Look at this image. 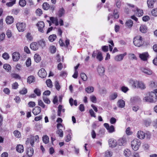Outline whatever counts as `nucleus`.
I'll list each match as a JSON object with an SVG mask.
<instances>
[{
  "label": "nucleus",
  "instance_id": "42",
  "mask_svg": "<svg viewBox=\"0 0 157 157\" xmlns=\"http://www.w3.org/2000/svg\"><path fill=\"white\" fill-rule=\"evenodd\" d=\"M38 44L42 48L45 47V42L43 40H40L38 42Z\"/></svg>",
  "mask_w": 157,
  "mask_h": 157
},
{
  "label": "nucleus",
  "instance_id": "28",
  "mask_svg": "<svg viewBox=\"0 0 157 157\" xmlns=\"http://www.w3.org/2000/svg\"><path fill=\"white\" fill-rule=\"evenodd\" d=\"M96 59L99 61H101L103 59L102 53L99 51L98 52L97 56H96Z\"/></svg>",
  "mask_w": 157,
  "mask_h": 157
},
{
  "label": "nucleus",
  "instance_id": "32",
  "mask_svg": "<svg viewBox=\"0 0 157 157\" xmlns=\"http://www.w3.org/2000/svg\"><path fill=\"white\" fill-rule=\"evenodd\" d=\"M86 91L88 93H90L94 91V88L93 86H89L85 89Z\"/></svg>",
  "mask_w": 157,
  "mask_h": 157
},
{
  "label": "nucleus",
  "instance_id": "31",
  "mask_svg": "<svg viewBox=\"0 0 157 157\" xmlns=\"http://www.w3.org/2000/svg\"><path fill=\"white\" fill-rule=\"evenodd\" d=\"M42 7L44 10H48L50 8V5L47 2H44L43 4Z\"/></svg>",
  "mask_w": 157,
  "mask_h": 157
},
{
  "label": "nucleus",
  "instance_id": "2",
  "mask_svg": "<svg viewBox=\"0 0 157 157\" xmlns=\"http://www.w3.org/2000/svg\"><path fill=\"white\" fill-rule=\"evenodd\" d=\"M141 142L140 141L137 139H134L131 143V146L132 149L134 151L137 150L140 146Z\"/></svg>",
  "mask_w": 157,
  "mask_h": 157
},
{
  "label": "nucleus",
  "instance_id": "56",
  "mask_svg": "<svg viewBox=\"0 0 157 157\" xmlns=\"http://www.w3.org/2000/svg\"><path fill=\"white\" fill-rule=\"evenodd\" d=\"M130 151L128 149L125 150L124 151V155L126 156H128L130 154Z\"/></svg>",
  "mask_w": 157,
  "mask_h": 157
},
{
  "label": "nucleus",
  "instance_id": "20",
  "mask_svg": "<svg viewBox=\"0 0 157 157\" xmlns=\"http://www.w3.org/2000/svg\"><path fill=\"white\" fill-rule=\"evenodd\" d=\"M27 154L29 157H32L34 153L33 148L32 147L28 148L27 150Z\"/></svg>",
  "mask_w": 157,
  "mask_h": 157
},
{
  "label": "nucleus",
  "instance_id": "1",
  "mask_svg": "<svg viewBox=\"0 0 157 157\" xmlns=\"http://www.w3.org/2000/svg\"><path fill=\"white\" fill-rule=\"evenodd\" d=\"M157 100L156 94L155 93L153 92H150L148 96L145 97L143 98L144 101L149 103H155Z\"/></svg>",
  "mask_w": 157,
  "mask_h": 157
},
{
  "label": "nucleus",
  "instance_id": "21",
  "mask_svg": "<svg viewBox=\"0 0 157 157\" xmlns=\"http://www.w3.org/2000/svg\"><path fill=\"white\" fill-rule=\"evenodd\" d=\"M13 18L11 16H8L6 18V23L8 24H10L13 22Z\"/></svg>",
  "mask_w": 157,
  "mask_h": 157
},
{
  "label": "nucleus",
  "instance_id": "38",
  "mask_svg": "<svg viewBox=\"0 0 157 157\" xmlns=\"http://www.w3.org/2000/svg\"><path fill=\"white\" fill-rule=\"evenodd\" d=\"M43 141L45 144H47L48 143L49 139L47 135H45L42 137Z\"/></svg>",
  "mask_w": 157,
  "mask_h": 157
},
{
  "label": "nucleus",
  "instance_id": "44",
  "mask_svg": "<svg viewBox=\"0 0 157 157\" xmlns=\"http://www.w3.org/2000/svg\"><path fill=\"white\" fill-rule=\"evenodd\" d=\"M117 95L116 93H114L110 96V99L111 100H113L115 99L117 97Z\"/></svg>",
  "mask_w": 157,
  "mask_h": 157
},
{
  "label": "nucleus",
  "instance_id": "17",
  "mask_svg": "<svg viewBox=\"0 0 157 157\" xmlns=\"http://www.w3.org/2000/svg\"><path fill=\"white\" fill-rule=\"evenodd\" d=\"M109 147L112 148L114 147L117 145V142L116 140L110 139L109 141Z\"/></svg>",
  "mask_w": 157,
  "mask_h": 157
},
{
  "label": "nucleus",
  "instance_id": "35",
  "mask_svg": "<svg viewBox=\"0 0 157 157\" xmlns=\"http://www.w3.org/2000/svg\"><path fill=\"white\" fill-rule=\"evenodd\" d=\"M14 135L17 138H20L21 136V134L18 131L16 130L13 132Z\"/></svg>",
  "mask_w": 157,
  "mask_h": 157
},
{
  "label": "nucleus",
  "instance_id": "50",
  "mask_svg": "<svg viewBox=\"0 0 157 157\" xmlns=\"http://www.w3.org/2000/svg\"><path fill=\"white\" fill-rule=\"evenodd\" d=\"M27 92V89L24 88L19 92V93L21 94H25Z\"/></svg>",
  "mask_w": 157,
  "mask_h": 157
},
{
  "label": "nucleus",
  "instance_id": "18",
  "mask_svg": "<svg viewBox=\"0 0 157 157\" xmlns=\"http://www.w3.org/2000/svg\"><path fill=\"white\" fill-rule=\"evenodd\" d=\"M148 55V54L147 53L144 52L140 54L139 57L141 60L145 61L147 60Z\"/></svg>",
  "mask_w": 157,
  "mask_h": 157
},
{
  "label": "nucleus",
  "instance_id": "12",
  "mask_svg": "<svg viewBox=\"0 0 157 157\" xmlns=\"http://www.w3.org/2000/svg\"><path fill=\"white\" fill-rule=\"evenodd\" d=\"M135 88H139L141 89H144L145 88L144 84L142 82L137 81L135 84Z\"/></svg>",
  "mask_w": 157,
  "mask_h": 157
},
{
  "label": "nucleus",
  "instance_id": "8",
  "mask_svg": "<svg viewBox=\"0 0 157 157\" xmlns=\"http://www.w3.org/2000/svg\"><path fill=\"white\" fill-rule=\"evenodd\" d=\"M39 76L42 78H45L47 76V73L44 68H41L40 69L38 73Z\"/></svg>",
  "mask_w": 157,
  "mask_h": 157
},
{
  "label": "nucleus",
  "instance_id": "39",
  "mask_svg": "<svg viewBox=\"0 0 157 157\" xmlns=\"http://www.w3.org/2000/svg\"><path fill=\"white\" fill-rule=\"evenodd\" d=\"M46 83L48 87L51 88L52 87V82L50 79L47 80L46 81Z\"/></svg>",
  "mask_w": 157,
  "mask_h": 157
},
{
  "label": "nucleus",
  "instance_id": "23",
  "mask_svg": "<svg viewBox=\"0 0 157 157\" xmlns=\"http://www.w3.org/2000/svg\"><path fill=\"white\" fill-rule=\"evenodd\" d=\"M17 151L20 153H22L24 151L23 146L21 144L18 145L16 147Z\"/></svg>",
  "mask_w": 157,
  "mask_h": 157
},
{
  "label": "nucleus",
  "instance_id": "58",
  "mask_svg": "<svg viewBox=\"0 0 157 157\" xmlns=\"http://www.w3.org/2000/svg\"><path fill=\"white\" fill-rule=\"evenodd\" d=\"M36 13L39 16H40L42 13V10L40 9H38L36 10Z\"/></svg>",
  "mask_w": 157,
  "mask_h": 157
},
{
  "label": "nucleus",
  "instance_id": "15",
  "mask_svg": "<svg viewBox=\"0 0 157 157\" xmlns=\"http://www.w3.org/2000/svg\"><path fill=\"white\" fill-rule=\"evenodd\" d=\"M137 137L141 139L144 138L145 136V133L143 131H138L137 133Z\"/></svg>",
  "mask_w": 157,
  "mask_h": 157
},
{
  "label": "nucleus",
  "instance_id": "36",
  "mask_svg": "<svg viewBox=\"0 0 157 157\" xmlns=\"http://www.w3.org/2000/svg\"><path fill=\"white\" fill-rule=\"evenodd\" d=\"M56 35L55 34H53L49 36L48 37V39L50 41L52 42L55 40L56 39Z\"/></svg>",
  "mask_w": 157,
  "mask_h": 157
},
{
  "label": "nucleus",
  "instance_id": "6",
  "mask_svg": "<svg viewBox=\"0 0 157 157\" xmlns=\"http://www.w3.org/2000/svg\"><path fill=\"white\" fill-rule=\"evenodd\" d=\"M36 26L37 27L38 30L42 33H44V32L43 28L44 27V23L43 21L39 22L36 25Z\"/></svg>",
  "mask_w": 157,
  "mask_h": 157
},
{
  "label": "nucleus",
  "instance_id": "24",
  "mask_svg": "<svg viewBox=\"0 0 157 157\" xmlns=\"http://www.w3.org/2000/svg\"><path fill=\"white\" fill-rule=\"evenodd\" d=\"M50 19L52 21V23L54 24L56 26H57L59 25V22L57 18H55L53 17H51L50 18Z\"/></svg>",
  "mask_w": 157,
  "mask_h": 157
},
{
  "label": "nucleus",
  "instance_id": "34",
  "mask_svg": "<svg viewBox=\"0 0 157 157\" xmlns=\"http://www.w3.org/2000/svg\"><path fill=\"white\" fill-rule=\"evenodd\" d=\"M125 24L128 28H131L132 26L133 22L131 20H128L126 21Z\"/></svg>",
  "mask_w": 157,
  "mask_h": 157
},
{
  "label": "nucleus",
  "instance_id": "37",
  "mask_svg": "<svg viewBox=\"0 0 157 157\" xmlns=\"http://www.w3.org/2000/svg\"><path fill=\"white\" fill-rule=\"evenodd\" d=\"M10 1L9 2L6 4V6L9 7L12 6L16 3V0H10Z\"/></svg>",
  "mask_w": 157,
  "mask_h": 157
},
{
  "label": "nucleus",
  "instance_id": "26",
  "mask_svg": "<svg viewBox=\"0 0 157 157\" xmlns=\"http://www.w3.org/2000/svg\"><path fill=\"white\" fill-rule=\"evenodd\" d=\"M155 1L154 0H148L147 2L148 6L149 8H152L154 7Z\"/></svg>",
  "mask_w": 157,
  "mask_h": 157
},
{
  "label": "nucleus",
  "instance_id": "45",
  "mask_svg": "<svg viewBox=\"0 0 157 157\" xmlns=\"http://www.w3.org/2000/svg\"><path fill=\"white\" fill-rule=\"evenodd\" d=\"M31 63V59L29 58L26 61L25 64L27 67H29Z\"/></svg>",
  "mask_w": 157,
  "mask_h": 157
},
{
  "label": "nucleus",
  "instance_id": "62",
  "mask_svg": "<svg viewBox=\"0 0 157 157\" xmlns=\"http://www.w3.org/2000/svg\"><path fill=\"white\" fill-rule=\"evenodd\" d=\"M56 51V48L54 46H52L50 48L51 52L52 53H55Z\"/></svg>",
  "mask_w": 157,
  "mask_h": 157
},
{
  "label": "nucleus",
  "instance_id": "51",
  "mask_svg": "<svg viewBox=\"0 0 157 157\" xmlns=\"http://www.w3.org/2000/svg\"><path fill=\"white\" fill-rule=\"evenodd\" d=\"M137 81H134L132 79H130L128 80V82L132 86L135 87L136 84H135L136 82H137Z\"/></svg>",
  "mask_w": 157,
  "mask_h": 157
},
{
  "label": "nucleus",
  "instance_id": "52",
  "mask_svg": "<svg viewBox=\"0 0 157 157\" xmlns=\"http://www.w3.org/2000/svg\"><path fill=\"white\" fill-rule=\"evenodd\" d=\"M112 155V153L109 151H107L105 153V157H111Z\"/></svg>",
  "mask_w": 157,
  "mask_h": 157
},
{
  "label": "nucleus",
  "instance_id": "27",
  "mask_svg": "<svg viewBox=\"0 0 157 157\" xmlns=\"http://www.w3.org/2000/svg\"><path fill=\"white\" fill-rule=\"evenodd\" d=\"M140 30L141 33H145L147 32V27L144 25H141L140 28Z\"/></svg>",
  "mask_w": 157,
  "mask_h": 157
},
{
  "label": "nucleus",
  "instance_id": "33",
  "mask_svg": "<svg viewBox=\"0 0 157 157\" xmlns=\"http://www.w3.org/2000/svg\"><path fill=\"white\" fill-rule=\"evenodd\" d=\"M65 13V10L64 9L61 8L59 9L58 11V15L59 17H62Z\"/></svg>",
  "mask_w": 157,
  "mask_h": 157
},
{
  "label": "nucleus",
  "instance_id": "63",
  "mask_svg": "<svg viewBox=\"0 0 157 157\" xmlns=\"http://www.w3.org/2000/svg\"><path fill=\"white\" fill-rule=\"evenodd\" d=\"M90 100L94 103H96V98L95 96H92L90 97Z\"/></svg>",
  "mask_w": 157,
  "mask_h": 157
},
{
  "label": "nucleus",
  "instance_id": "4",
  "mask_svg": "<svg viewBox=\"0 0 157 157\" xmlns=\"http://www.w3.org/2000/svg\"><path fill=\"white\" fill-rule=\"evenodd\" d=\"M57 128L58 129L56 132L59 135L60 137H62L63 136V132L62 129L64 128V129L65 127H63L61 124L58 123L57 124Z\"/></svg>",
  "mask_w": 157,
  "mask_h": 157
},
{
  "label": "nucleus",
  "instance_id": "14",
  "mask_svg": "<svg viewBox=\"0 0 157 157\" xmlns=\"http://www.w3.org/2000/svg\"><path fill=\"white\" fill-rule=\"evenodd\" d=\"M30 48L33 50H37L39 48L38 44L36 42H33L30 44Z\"/></svg>",
  "mask_w": 157,
  "mask_h": 157
},
{
  "label": "nucleus",
  "instance_id": "7",
  "mask_svg": "<svg viewBox=\"0 0 157 157\" xmlns=\"http://www.w3.org/2000/svg\"><path fill=\"white\" fill-rule=\"evenodd\" d=\"M140 70L143 73L146 75H151L152 74V71L148 68L142 67L141 68Z\"/></svg>",
  "mask_w": 157,
  "mask_h": 157
},
{
  "label": "nucleus",
  "instance_id": "10",
  "mask_svg": "<svg viewBox=\"0 0 157 157\" xmlns=\"http://www.w3.org/2000/svg\"><path fill=\"white\" fill-rule=\"evenodd\" d=\"M104 125L109 132L112 133L114 131V128L113 125H111L110 126L108 124L106 123H104Z\"/></svg>",
  "mask_w": 157,
  "mask_h": 157
},
{
  "label": "nucleus",
  "instance_id": "57",
  "mask_svg": "<svg viewBox=\"0 0 157 157\" xmlns=\"http://www.w3.org/2000/svg\"><path fill=\"white\" fill-rule=\"evenodd\" d=\"M29 107H33L35 106L36 104L33 101H30L28 103V104Z\"/></svg>",
  "mask_w": 157,
  "mask_h": 157
},
{
  "label": "nucleus",
  "instance_id": "5",
  "mask_svg": "<svg viewBox=\"0 0 157 157\" xmlns=\"http://www.w3.org/2000/svg\"><path fill=\"white\" fill-rule=\"evenodd\" d=\"M16 26L19 32H23L25 30L26 25L24 23H17Z\"/></svg>",
  "mask_w": 157,
  "mask_h": 157
},
{
  "label": "nucleus",
  "instance_id": "19",
  "mask_svg": "<svg viewBox=\"0 0 157 157\" xmlns=\"http://www.w3.org/2000/svg\"><path fill=\"white\" fill-rule=\"evenodd\" d=\"M97 71L100 75H102L105 72V68L103 67L99 66L98 67Z\"/></svg>",
  "mask_w": 157,
  "mask_h": 157
},
{
  "label": "nucleus",
  "instance_id": "46",
  "mask_svg": "<svg viewBox=\"0 0 157 157\" xmlns=\"http://www.w3.org/2000/svg\"><path fill=\"white\" fill-rule=\"evenodd\" d=\"M82 79L84 81H86L87 80V77L84 73H82L81 74Z\"/></svg>",
  "mask_w": 157,
  "mask_h": 157
},
{
  "label": "nucleus",
  "instance_id": "53",
  "mask_svg": "<svg viewBox=\"0 0 157 157\" xmlns=\"http://www.w3.org/2000/svg\"><path fill=\"white\" fill-rule=\"evenodd\" d=\"M34 92L38 96H39L40 95V89L38 88H36L34 90Z\"/></svg>",
  "mask_w": 157,
  "mask_h": 157
},
{
  "label": "nucleus",
  "instance_id": "40",
  "mask_svg": "<svg viewBox=\"0 0 157 157\" xmlns=\"http://www.w3.org/2000/svg\"><path fill=\"white\" fill-rule=\"evenodd\" d=\"M19 4L21 6L24 7L26 5V2L25 0H20Z\"/></svg>",
  "mask_w": 157,
  "mask_h": 157
},
{
  "label": "nucleus",
  "instance_id": "64",
  "mask_svg": "<svg viewBox=\"0 0 157 157\" xmlns=\"http://www.w3.org/2000/svg\"><path fill=\"white\" fill-rule=\"evenodd\" d=\"M149 85L150 87L152 88H155L156 87L155 82L153 81L150 82Z\"/></svg>",
  "mask_w": 157,
  "mask_h": 157
},
{
  "label": "nucleus",
  "instance_id": "49",
  "mask_svg": "<svg viewBox=\"0 0 157 157\" xmlns=\"http://www.w3.org/2000/svg\"><path fill=\"white\" fill-rule=\"evenodd\" d=\"M137 14L139 17H141L143 15V11L142 10L137 9Z\"/></svg>",
  "mask_w": 157,
  "mask_h": 157
},
{
  "label": "nucleus",
  "instance_id": "54",
  "mask_svg": "<svg viewBox=\"0 0 157 157\" xmlns=\"http://www.w3.org/2000/svg\"><path fill=\"white\" fill-rule=\"evenodd\" d=\"M55 86L56 89L58 90L60 88V86L57 81H56L55 82Z\"/></svg>",
  "mask_w": 157,
  "mask_h": 157
},
{
  "label": "nucleus",
  "instance_id": "60",
  "mask_svg": "<svg viewBox=\"0 0 157 157\" xmlns=\"http://www.w3.org/2000/svg\"><path fill=\"white\" fill-rule=\"evenodd\" d=\"M18 85L17 82H15L12 84V88L13 89H16L18 87Z\"/></svg>",
  "mask_w": 157,
  "mask_h": 157
},
{
  "label": "nucleus",
  "instance_id": "16",
  "mask_svg": "<svg viewBox=\"0 0 157 157\" xmlns=\"http://www.w3.org/2000/svg\"><path fill=\"white\" fill-rule=\"evenodd\" d=\"M41 111V108L38 106L36 107L33 110V113L35 115L38 114L40 113Z\"/></svg>",
  "mask_w": 157,
  "mask_h": 157
},
{
  "label": "nucleus",
  "instance_id": "47",
  "mask_svg": "<svg viewBox=\"0 0 157 157\" xmlns=\"http://www.w3.org/2000/svg\"><path fill=\"white\" fill-rule=\"evenodd\" d=\"M26 37L27 40H32L33 39V37L32 36L31 33H27Z\"/></svg>",
  "mask_w": 157,
  "mask_h": 157
},
{
  "label": "nucleus",
  "instance_id": "48",
  "mask_svg": "<svg viewBox=\"0 0 157 157\" xmlns=\"http://www.w3.org/2000/svg\"><path fill=\"white\" fill-rule=\"evenodd\" d=\"M140 99L138 97H134L131 98V101L133 102H136L140 100Z\"/></svg>",
  "mask_w": 157,
  "mask_h": 157
},
{
  "label": "nucleus",
  "instance_id": "59",
  "mask_svg": "<svg viewBox=\"0 0 157 157\" xmlns=\"http://www.w3.org/2000/svg\"><path fill=\"white\" fill-rule=\"evenodd\" d=\"M2 57L5 59H7L9 58V54L6 53H3L2 55Z\"/></svg>",
  "mask_w": 157,
  "mask_h": 157
},
{
  "label": "nucleus",
  "instance_id": "29",
  "mask_svg": "<svg viewBox=\"0 0 157 157\" xmlns=\"http://www.w3.org/2000/svg\"><path fill=\"white\" fill-rule=\"evenodd\" d=\"M35 81V78L33 75L29 76L27 78V81L28 83L30 84L34 82Z\"/></svg>",
  "mask_w": 157,
  "mask_h": 157
},
{
  "label": "nucleus",
  "instance_id": "43",
  "mask_svg": "<svg viewBox=\"0 0 157 157\" xmlns=\"http://www.w3.org/2000/svg\"><path fill=\"white\" fill-rule=\"evenodd\" d=\"M151 13L152 16H157V8L153 9L151 11Z\"/></svg>",
  "mask_w": 157,
  "mask_h": 157
},
{
  "label": "nucleus",
  "instance_id": "61",
  "mask_svg": "<svg viewBox=\"0 0 157 157\" xmlns=\"http://www.w3.org/2000/svg\"><path fill=\"white\" fill-rule=\"evenodd\" d=\"M30 143L31 146L32 147H33L34 144V137L33 136H31V140L30 141Z\"/></svg>",
  "mask_w": 157,
  "mask_h": 157
},
{
  "label": "nucleus",
  "instance_id": "11",
  "mask_svg": "<svg viewBox=\"0 0 157 157\" xmlns=\"http://www.w3.org/2000/svg\"><path fill=\"white\" fill-rule=\"evenodd\" d=\"M20 53L17 52H15L12 54V58L14 61H18L20 58Z\"/></svg>",
  "mask_w": 157,
  "mask_h": 157
},
{
  "label": "nucleus",
  "instance_id": "3",
  "mask_svg": "<svg viewBox=\"0 0 157 157\" xmlns=\"http://www.w3.org/2000/svg\"><path fill=\"white\" fill-rule=\"evenodd\" d=\"M133 42L135 46L140 47L143 44L144 41L141 36H137L134 38Z\"/></svg>",
  "mask_w": 157,
  "mask_h": 157
},
{
  "label": "nucleus",
  "instance_id": "30",
  "mask_svg": "<svg viewBox=\"0 0 157 157\" xmlns=\"http://www.w3.org/2000/svg\"><path fill=\"white\" fill-rule=\"evenodd\" d=\"M34 58L35 61L36 63L40 62L41 59V57L40 56L37 54H35Z\"/></svg>",
  "mask_w": 157,
  "mask_h": 157
},
{
  "label": "nucleus",
  "instance_id": "22",
  "mask_svg": "<svg viewBox=\"0 0 157 157\" xmlns=\"http://www.w3.org/2000/svg\"><path fill=\"white\" fill-rule=\"evenodd\" d=\"M126 143V141L124 138H120L118 141V144L120 146H124Z\"/></svg>",
  "mask_w": 157,
  "mask_h": 157
},
{
  "label": "nucleus",
  "instance_id": "9",
  "mask_svg": "<svg viewBox=\"0 0 157 157\" xmlns=\"http://www.w3.org/2000/svg\"><path fill=\"white\" fill-rule=\"evenodd\" d=\"M119 14L117 10L115 9L113 11V15L109 14L108 17V20H109L110 18L114 17L115 19H117L119 17Z\"/></svg>",
  "mask_w": 157,
  "mask_h": 157
},
{
  "label": "nucleus",
  "instance_id": "55",
  "mask_svg": "<svg viewBox=\"0 0 157 157\" xmlns=\"http://www.w3.org/2000/svg\"><path fill=\"white\" fill-rule=\"evenodd\" d=\"M38 105L43 108H44L45 107V105L41 100H38Z\"/></svg>",
  "mask_w": 157,
  "mask_h": 157
},
{
  "label": "nucleus",
  "instance_id": "25",
  "mask_svg": "<svg viewBox=\"0 0 157 157\" xmlns=\"http://www.w3.org/2000/svg\"><path fill=\"white\" fill-rule=\"evenodd\" d=\"M118 106L121 108H122L125 106L124 101L122 100H120L118 101L117 102Z\"/></svg>",
  "mask_w": 157,
  "mask_h": 157
},
{
  "label": "nucleus",
  "instance_id": "41",
  "mask_svg": "<svg viewBox=\"0 0 157 157\" xmlns=\"http://www.w3.org/2000/svg\"><path fill=\"white\" fill-rule=\"evenodd\" d=\"M3 68L9 71L11 70V67L10 65L8 64H4L3 66Z\"/></svg>",
  "mask_w": 157,
  "mask_h": 157
},
{
  "label": "nucleus",
  "instance_id": "13",
  "mask_svg": "<svg viewBox=\"0 0 157 157\" xmlns=\"http://www.w3.org/2000/svg\"><path fill=\"white\" fill-rule=\"evenodd\" d=\"M126 54L127 53L126 52H125L123 54H121L117 55L115 57L114 59L115 60L117 61H121L122 60L124 56L126 55Z\"/></svg>",
  "mask_w": 157,
  "mask_h": 157
}]
</instances>
